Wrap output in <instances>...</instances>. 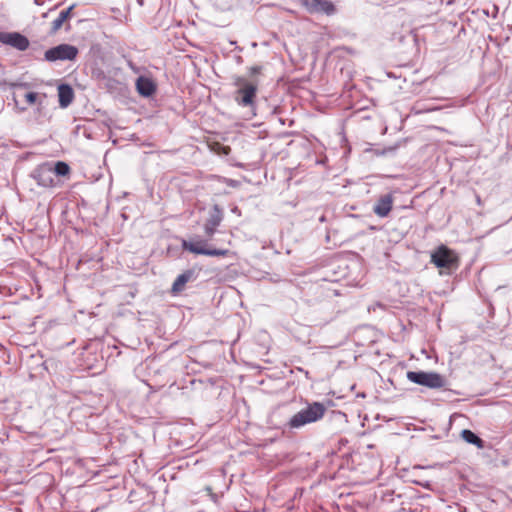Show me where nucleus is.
<instances>
[{
    "label": "nucleus",
    "mask_w": 512,
    "mask_h": 512,
    "mask_svg": "<svg viewBox=\"0 0 512 512\" xmlns=\"http://www.w3.org/2000/svg\"><path fill=\"white\" fill-rule=\"evenodd\" d=\"M261 71V67L260 66H253L250 68V72L251 74H257Z\"/></svg>",
    "instance_id": "nucleus-19"
},
{
    "label": "nucleus",
    "mask_w": 512,
    "mask_h": 512,
    "mask_svg": "<svg viewBox=\"0 0 512 512\" xmlns=\"http://www.w3.org/2000/svg\"><path fill=\"white\" fill-rule=\"evenodd\" d=\"M136 89L141 96L149 97L155 93L156 85L151 78L140 76L136 80Z\"/></svg>",
    "instance_id": "nucleus-12"
},
{
    "label": "nucleus",
    "mask_w": 512,
    "mask_h": 512,
    "mask_svg": "<svg viewBox=\"0 0 512 512\" xmlns=\"http://www.w3.org/2000/svg\"><path fill=\"white\" fill-rule=\"evenodd\" d=\"M196 278V274L194 270H186L180 275L177 276L175 281L172 284V292L173 293H179L184 290L185 285L194 280Z\"/></svg>",
    "instance_id": "nucleus-13"
},
{
    "label": "nucleus",
    "mask_w": 512,
    "mask_h": 512,
    "mask_svg": "<svg viewBox=\"0 0 512 512\" xmlns=\"http://www.w3.org/2000/svg\"><path fill=\"white\" fill-rule=\"evenodd\" d=\"M222 219V211L217 205H215L210 211L209 217L204 225V231L208 238H211L215 234L217 227L222 222Z\"/></svg>",
    "instance_id": "nucleus-9"
},
{
    "label": "nucleus",
    "mask_w": 512,
    "mask_h": 512,
    "mask_svg": "<svg viewBox=\"0 0 512 512\" xmlns=\"http://www.w3.org/2000/svg\"><path fill=\"white\" fill-rule=\"evenodd\" d=\"M34 2L37 5H42L43 4V0H34Z\"/></svg>",
    "instance_id": "nucleus-21"
},
{
    "label": "nucleus",
    "mask_w": 512,
    "mask_h": 512,
    "mask_svg": "<svg viewBox=\"0 0 512 512\" xmlns=\"http://www.w3.org/2000/svg\"><path fill=\"white\" fill-rule=\"evenodd\" d=\"M25 100L30 104L33 105L36 103L38 99V93L36 92H28L25 94Z\"/></svg>",
    "instance_id": "nucleus-18"
},
{
    "label": "nucleus",
    "mask_w": 512,
    "mask_h": 512,
    "mask_svg": "<svg viewBox=\"0 0 512 512\" xmlns=\"http://www.w3.org/2000/svg\"><path fill=\"white\" fill-rule=\"evenodd\" d=\"M431 263L441 269V274H451L459 267V257L453 250L441 245L432 252Z\"/></svg>",
    "instance_id": "nucleus-2"
},
{
    "label": "nucleus",
    "mask_w": 512,
    "mask_h": 512,
    "mask_svg": "<svg viewBox=\"0 0 512 512\" xmlns=\"http://www.w3.org/2000/svg\"><path fill=\"white\" fill-rule=\"evenodd\" d=\"M181 245L184 251L197 255L227 256L229 254V250L227 249L211 248L208 239H202L199 236L192 237L189 240L184 239Z\"/></svg>",
    "instance_id": "nucleus-4"
},
{
    "label": "nucleus",
    "mask_w": 512,
    "mask_h": 512,
    "mask_svg": "<svg viewBox=\"0 0 512 512\" xmlns=\"http://www.w3.org/2000/svg\"><path fill=\"white\" fill-rule=\"evenodd\" d=\"M31 176L41 187L49 188L54 186L52 165L49 163H44L36 167L31 173Z\"/></svg>",
    "instance_id": "nucleus-8"
},
{
    "label": "nucleus",
    "mask_w": 512,
    "mask_h": 512,
    "mask_svg": "<svg viewBox=\"0 0 512 512\" xmlns=\"http://www.w3.org/2000/svg\"><path fill=\"white\" fill-rule=\"evenodd\" d=\"M140 5H143V0H137Z\"/></svg>",
    "instance_id": "nucleus-22"
},
{
    "label": "nucleus",
    "mask_w": 512,
    "mask_h": 512,
    "mask_svg": "<svg viewBox=\"0 0 512 512\" xmlns=\"http://www.w3.org/2000/svg\"><path fill=\"white\" fill-rule=\"evenodd\" d=\"M58 97L60 106L62 108L68 107L74 99L73 89L68 84L59 85Z\"/></svg>",
    "instance_id": "nucleus-14"
},
{
    "label": "nucleus",
    "mask_w": 512,
    "mask_h": 512,
    "mask_svg": "<svg viewBox=\"0 0 512 512\" xmlns=\"http://www.w3.org/2000/svg\"><path fill=\"white\" fill-rule=\"evenodd\" d=\"M6 33L7 32H0V42L3 44H5Z\"/></svg>",
    "instance_id": "nucleus-20"
},
{
    "label": "nucleus",
    "mask_w": 512,
    "mask_h": 512,
    "mask_svg": "<svg viewBox=\"0 0 512 512\" xmlns=\"http://www.w3.org/2000/svg\"><path fill=\"white\" fill-rule=\"evenodd\" d=\"M74 7L75 4L60 12L59 16L52 22L51 33H56L62 27L63 23L71 17V12Z\"/></svg>",
    "instance_id": "nucleus-15"
},
{
    "label": "nucleus",
    "mask_w": 512,
    "mask_h": 512,
    "mask_svg": "<svg viewBox=\"0 0 512 512\" xmlns=\"http://www.w3.org/2000/svg\"><path fill=\"white\" fill-rule=\"evenodd\" d=\"M78 55V48L70 44H60L48 49L44 53V60L47 62L75 60Z\"/></svg>",
    "instance_id": "nucleus-6"
},
{
    "label": "nucleus",
    "mask_w": 512,
    "mask_h": 512,
    "mask_svg": "<svg viewBox=\"0 0 512 512\" xmlns=\"http://www.w3.org/2000/svg\"><path fill=\"white\" fill-rule=\"evenodd\" d=\"M5 45H9L19 51H25L29 48L28 38L19 32H7Z\"/></svg>",
    "instance_id": "nucleus-11"
},
{
    "label": "nucleus",
    "mask_w": 512,
    "mask_h": 512,
    "mask_svg": "<svg viewBox=\"0 0 512 512\" xmlns=\"http://www.w3.org/2000/svg\"><path fill=\"white\" fill-rule=\"evenodd\" d=\"M461 436L464 441H466L469 444L475 445L477 448L481 449L484 447V441L471 430H462Z\"/></svg>",
    "instance_id": "nucleus-16"
},
{
    "label": "nucleus",
    "mask_w": 512,
    "mask_h": 512,
    "mask_svg": "<svg viewBox=\"0 0 512 512\" xmlns=\"http://www.w3.org/2000/svg\"><path fill=\"white\" fill-rule=\"evenodd\" d=\"M393 201L394 199L392 194H385L380 196L373 207V212L378 217H387L392 210Z\"/></svg>",
    "instance_id": "nucleus-10"
},
{
    "label": "nucleus",
    "mask_w": 512,
    "mask_h": 512,
    "mask_svg": "<svg viewBox=\"0 0 512 512\" xmlns=\"http://www.w3.org/2000/svg\"><path fill=\"white\" fill-rule=\"evenodd\" d=\"M325 412L326 407L324 404L320 402L310 403L290 418L288 426L291 429H299L307 424L322 419Z\"/></svg>",
    "instance_id": "nucleus-1"
},
{
    "label": "nucleus",
    "mask_w": 512,
    "mask_h": 512,
    "mask_svg": "<svg viewBox=\"0 0 512 512\" xmlns=\"http://www.w3.org/2000/svg\"><path fill=\"white\" fill-rule=\"evenodd\" d=\"M301 5L310 14H335V5L330 0H301Z\"/></svg>",
    "instance_id": "nucleus-7"
},
{
    "label": "nucleus",
    "mask_w": 512,
    "mask_h": 512,
    "mask_svg": "<svg viewBox=\"0 0 512 512\" xmlns=\"http://www.w3.org/2000/svg\"><path fill=\"white\" fill-rule=\"evenodd\" d=\"M53 175L66 176L70 173V167L67 163L58 161L52 166Z\"/></svg>",
    "instance_id": "nucleus-17"
},
{
    "label": "nucleus",
    "mask_w": 512,
    "mask_h": 512,
    "mask_svg": "<svg viewBox=\"0 0 512 512\" xmlns=\"http://www.w3.org/2000/svg\"><path fill=\"white\" fill-rule=\"evenodd\" d=\"M406 375L410 382L430 389H440L447 384L445 376L437 372L408 371Z\"/></svg>",
    "instance_id": "nucleus-5"
},
{
    "label": "nucleus",
    "mask_w": 512,
    "mask_h": 512,
    "mask_svg": "<svg viewBox=\"0 0 512 512\" xmlns=\"http://www.w3.org/2000/svg\"><path fill=\"white\" fill-rule=\"evenodd\" d=\"M237 89L234 92V100L241 107L253 108L255 106L257 84L248 81L243 77L235 80Z\"/></svg>",
    "instance_id": "nucleus-3"
}]
</instances>
